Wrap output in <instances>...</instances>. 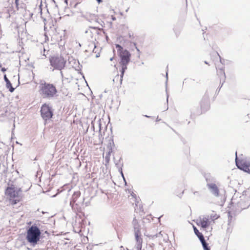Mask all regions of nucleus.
I'll list each match as a JSON object with an SVG mask.
<instances>
[{"mask_svg": "<svg viewBox=\"0 0 250 250\" xmlns=\"http://www.w3.org/2000/svg\"><path fill=\"white\" fill-rule=\"evenodd\" d=\"M96 0L97 1V2L99 4H100V3H102L103 2V0Z\"/></svg>", "mask_w": 250, "mask_h": 250, "instance_id": "e433bc0d", "label": "nucleus"}, {"mask_svg": "<svg viewBox=\"0 0 250 250\" xmlns=\"http://www.w3.org/2000/svg\"><path fill=\"white\" fill-rule=\"evenodd\" d=\"M231 203L236 208V211L240 212L250 206V192L244 191L238 198L234 195L231 200Z\"/></svg>", "mask_w": 250, "mask_h": 250, "instance_id": "f03ea898", "label": "nucleus"}, {"mask_svg": "<svg viewBox=\"0 0 250 250\" xmlns=\"http://www.w3.org/2000/svg\"><path fill=\"white\" fill-rule=\"evenodd\" d=\"M131 195L132 197H134L135 196H136V194L135 193H134L133 192H132V193H131Z\"/></svg>", "mask_w": 250, "mask_h": 250, "instance_id": "ea45409f", "label": "nucleus"}, {"mask_svg": "<svg viewBox=\"0 0 250 250\" xmlns=\"http://www.w3.org/2000/svg\"><path fill=\"white\" fill-rule=\"evenodd\" d=\"M166 91L167 92V89H166ZM168 96H169L167 92V103H168Z\"/></svg>", "mask_w": 250, "mask_h": 250, "instance_id": "c9c22d12", "label": "nucleus"}, {"mask_svg": "<svg viewBox=\"0 0 250 250\" xmlns=\"http://www.w3.org/2000/svg\"><path fill=\"white\" fill-rule=\"evenodd\" d=\"M60 73H61V76H62V78H63V74H62V71H61V72H60Z\"/></svg>", "mask_w": 250, "mask_h": 250, "instance_id": "49530a36", "label": "nucleus"}, {"mask_svg": "<svg viewBox=\"0 0 250 250\" xmlns=\"http://www.w3.org/2000/svg\"><path fill=\"white\" fill-rule=\"evenodd\" d=\"M131 43H132L133 46L135 47V49H136L137 52H138V58H140V51L139 50V49L137 47V45H136V42H131Z\"/></svg>", "mask_w": 250, "mask_h": 250, "instance_id": "b1692460", "label": "nucleus"}, {"mask_svg": "<svg viewBox=\"0 0 250 250\" xmlns=\"http://www.w3.org/2000/svg\"><path fill=\"white\" fill-rule=\"evenodd\" d=\"M77 4H78V3H76V4H75V6H74V7H76V6L77 5Z\"/></svg>", "mask_w": 250, "mask_h": 250, "instance_id": "8fccbe9b", "label": "nucleus"}, {"mask_svg": "<svg viewBox=\"0 0 250 250\" xmlns=\"http://www.w3.org/2000/svg\"><path fill=\"white\" fill-rule=\"evenodd\" d=\"M111 19H112V21H115L116 20V18L114 16H111Z\"/></svg>", "mask_w": 250, "mask_h": 250, "instance_id": "72a5a7b5", "label": "nucleus"}, {"mask_svg": "<svg viewBox=\"0 0 250 250\" xmlns=\"http://www.w3.org/2000/svg\"><path fill=\"white\" fill-rule=\"evenodd\" d=\"M133 228L134 229V232L141 231V228L139 223L133 226Z\"/></svg>", "mask_w": 250, "mask_h": 250, "instance_id": "4be33fe9", "label": "nucleus"}, {"mask_svg": "<svg viewBox=\"0 0 250 250\" xmlns=\"http://www.w3.org/2000/svg\"><path fill=\"white\" fill-rule=\"evenodd\" d=\"M43 50H44V52L45 51L44 48L43 47Z\"/></svg>", "mask_w": 250, "mask_h": 250, "instance_id": "680f3d73", "label": "nucleus"}, {"mask_svg": "<svg viewBox=\"0 0 250 250\" xmlns=\"http://www.w3.org/2000/svg\"><path fill=\"white\" fill-rule=\"evenodd\" d=\"M137 224H138V222L137 220L136 219V218L135 217H134L132 221V226H134Z\"/></svg>", "mask_w": 250, "mask_h": 250, "instance_id": "bb28decb", "label": "nucleus"}, {"mask_svg": "<svg viewBox=\"0 0 250 250\" xmlns=\"http://www.w3.org/2000/svg\"><path fill=\"white\" fill-rule=\"evenodd\" d=\"M115 46L120 59L119 62V64L121 67L120 82L122 83L125 72L127 69V65L130 61L131 54L127 50L124 49L123 47L119 44H116Z\"/></svg>", "mask_w": 250, "mask_h": 250, "instance_id": "f257e3e1", "label": "nucleus"}, {"mask_svg": "<svg viewBox=\"0 0 250 250\" xmlns=\"http://www.w3.org/2000/svg\"><path fill=\"white\" fill-rule=\"evenodd\" d=\"M20 78H19V76L18 77V85H19L20 84Z\"/></svg>", "mask_w": 250, "mask_h": 250, "instance_id": "37998d69", "label": "nucleus"}, {"mask_svg": "<svg viewBox=\"0 0 250 250\" xmlns=\"http://www.w3.org/2000/svg\"><path fill=\"white\" fill-rule=\"evenodd\" d=\"M210 221L208 216H204L202 218H200L199 224L202 228L206 229L210 225Z\"/></svg>", "mask_w": 250, "mask_h": 250, "instance_id": "9b49d317", "label": "nucleus"}, {"mask_svg": "<svg viewBox=\"0 0 250 250\" xmlns=\"http://www.w3.org/2000/svg\"><path fill=\"white\" fill-rule=\"evenodd\" d=\"M128 37L130 39H132L134 38L133 37V34L131 32H128V35H127Z\"/></svg>", "mask_w": 250, "mask_h": 250, "instance_id": "cd10ccee", "label": "nucleus"}, {"mask_svg": "<svg viewBox=\"0 0 250 250\" xmlns=\"http://www.w3.org/2000/svg\"><path fill=\"white\" fill-rule=\"evenodd\" d=\"M3 79L4 81L6 83V87L7 89L9 90L10 92H13L15 90V88H14L12 85L11 82L7 78L6 74H4L3 76Z\"/></svg>", "mask_w": 250, "mask_h": 250, "instance_id": "dca6fc26", "label": "nucleus"}, {"mask_svg": "<svg viewBox=\"0 0 250 250\" xmlns=\"http://www.w3.org/2000/svg\"><path fill=\"white\" fill-rule=\"evenodd\" d=\"M120 14L121 15H122V16L123 15V13H122V12H120Z\"/></svg>", "mask_w": 250, "mask_h": 250, "instance_id": "3c124183", "label": "nucleus"}, {"mask_svg": "<svg viewBox=\"0 0 250 250\" xmlns=\"http://www.w3.org/2000/svg\"><path fill=\"white\" fill-rule=\"evenodd\" d=\"M30 15L32 16L33 15V13H30Z\"/></svg>", "mask_w": 250, "mask_h": 250, "instance_id": "6e6d98bb", "label": "nucleus"}, {"mask_svg": "<svg viewBox=\"0 0 250 250\" xmlns=\"http://www.w3.org/2000/svg\"><path fill=\"white\" fill-rule=\"evenodd\" d=\"M125 181V185H126V184H127V183H126V181H125H125Z\"/></svg>", "mask_w": 250, "mask_h": 250, "instance_id": "5fc2aeb1", "label": "nucleus"}, {"mask_svg": "<svg viewBox=\"0 0 250 250\" xmlns=\"http://www.w3.org/2000/svg\"><path fill=\"white\" fill-rule=\"evenodd\" d=\"M40 111L42 117L45 121L51 119L53 115V111L52 107L46 104L42 105Z\"/></svg>", "mask_w": 250, "mask_h": 250, "instance_id": "6e6552de", "label": "nucleus"}, {"mask_svg": "<svg viewBox=\"0 0 250 250\" xmlns=\"http://www.w3.org/2000/svg\"><path fill=\"white\" fill-rule=\"evenodd\" d=\"M219 58H220V61L221 63H223V61H224V60H223L221 58L220 56L218 55Z\"/></svg>", "mask_w": 250, "mask_h": 250, "instance_id": "4c0bfd02", "label": "nucleus"}, {"mask_svg": "<svg viewBox=\"0 0 250 250\" xmlns=\"http://www.w3.org/2000/svg\"><path fill=\"white\" fill-rule=\"evenodd\" d=\"M200 241L202 245L204 250H210L208 244L206 242L205 238H203V239L200 240Z\"/></svg>", "mask_w": 250, "mask_h": 250, "instance_id": "6ab92c4d", "label": "nucleus"}, {"mask_svg": "<svg viewBox=\"0 0 250 250\" xmlns=\"http://www.w3.org/2000/svg\"><path fill=\"white\" fill-rule=\"evenodd\" d=\"M200 108L192 109L191 117L200 115L208 110L210 107L209 98L208 95H205L200 102Z\"/></svg>", "mask_w": 250, "mask_h": 250, "instance_id": "423d86ee", "label": "nucleus"}, {"mask_svg": "<svg viewBox=\"0 0 250 250\" xmlns=\"http://www.w3.org/2000/svg\"><path fill=\"white\" fill-rule=\"evenodd\" d=\"M168 105H167V108H166V110H167V109H168Z\"/></svg>", "mask_w": 250, "mask_h": 250, "instance_id": "603ef678", "label": "nucleus"}, {"mask_svg": "<svg viewBox=\"0 0 250 250\" xmlns=\"http://www.w3.org/2000/svg\"><path fill=\"white\" fill-rule=\"evenodd\" d=\"M142 248V245L135 246V248H136V250H141Z\"/></svg>", "mask_w": 250, "mask_h": 250, "instance_id": "c85d7f7f", "label": "nucleus"}, {"mask_svg": "<svg viewBox=\"0 0 250 250\" xmlns=\"http://www.w3.org/2000/svg\"><path fill=\"white\" fill-rule=\"evenodd\" d=\"M81 17L84 18L86 20L89 22H92L93 21H97V20H98V19L96 18L97 16L95 14H91L89 13L82 14Z\"/></svg>", "mask_w": 250, "mask_h": 250, "instance_id": "f8f14e48", "label": "nucleus"}, {"mask_svg": "<svg viewBox=\"0 0 250 250\" xmlns=\"http://www.w3.org/2000/svg\"><path fill=\"white\" fill-rule=\"evenodd\" d=\"M42 238L41 230L36 224L31 226L27 229L26 239L31 246H35L38 244Z\"/></svg>", "mask_w": 250, "mask_h": 250, "instance_id": "20e7f679", "label": "nucleus"}, {"mask_svg": "<svg viewBox=\"0 0 250 250\" xmlns=\"http://www.w3.org/2000/svg\"><path fill=\"white\" fill-rule=\"evenodd\" d=\"M144 116L146 118H154V117L148 116L147 115H144Z\"/></svg>", "mask_w": 250, "mask_h": 250, "instance_id": "f704fd0d", "label": "nucleus"}, {"mask_svg": "<svg viewBox=\"0 0 250 250\" xmlns=\"http://www.w3.org/2000/svg\"><path fill=\"white\" fill-rule=\"evenodd\" d=\"M193 193L195 197L200 198L202 196L201 192L199 191H194Z\"/></svg>", "mask_w": 250, "mask_h": 250, "instance_id": "393cba45", "label": "nucleus"}, {"mask_svg": "<svg viewBox=\"0 0 250 250\" xmlns=\"http://www.w3.org/2000/svg\"><path fill=\"white\" fill-rule=\"evenodd\" d=\"M113 58H114L113 57L111 58L110 59V61H112V60H113Z\"/></svg>", "mask_w": 250, "mask_h": 250, "instance_id": "de8ad7c7", "label": "nucleus"}, {"mask_svg": "<svg viewBox=\"0 0 250 250\" xmlns=\"http://www.w3.org/2000/svg\"><path fill=\"white\" fill-rule=\"evenodd\" d=\"M116 165L117 166V167L119 168V171H120L123 179H124V181H125V176L124 175V174H123V171H122V167L123 166V164L122 165V166L121 167H120L118 164L117 163H116Z\"/></svg>", "mask_w": 250, "mask_h": 250, "instance_id": "5701e85b", "label": "nucleus"}, {"mask_svg": "<svg viewBox=\"0 0 250 250\" xmlns=\"http://www.w3.org/2000/svg\"><path fill=\"white\" fill-rule=\"evenodd\" d=\"M19 1V0H15V3L16 5V7H17V9H19V7H18Z\"/></svg>", "mask_w": 250, "mask_h": 250, "instance_id": "7c9ffc66", "label": "nucleus"}, {"mask_svg": "<svg viewBox=\"0 0 250 250\" xmlns=\"http://www.w3.org/2000/svg\"><path fill=\"white\" fill-rule=\"evenodd\" d=\"M204 177L207 182V186H208V184H213L216 182L215 177L210 173L205 174Z\"/></svg>", "mask_w": 250, "mask_h": 250, "instance_id": "ddd939ff", "label": "nucleus"}, {"mask_svg": "<svg viewBox=\"0 0 250 250\" xmlns=\"http://www.w3.org/2000/svg\"><path fill=\"white\" fill-rule=\"evenodd\" d=\"M81 192L80 191H77L74 192L73 194L71 200L70 201V205L73 208V205L76 203L78 198L80 196Z\"/></svg>", "mask_w": 250, "mask_h": 250, "instance_id": "2eb2a0df", "label": "nucleus"}, {"mask_svg": "<svg viewBox=\"0 0 250 250\" xmlns=\"http://www.w3.org/2000/svg\"><path fill=\"white\" fill-rule=\"evenodd\" d=\"M96 48V45L95 43L94 42H89L85 51L97 53V51L95 50Z\"/></svg>", "mask_w": 250, "mask_h": 250, "instance_id": "4468645a", "label": "nucleus"}, {"mask_svg": "<svg viewBox=\"0 0 250 250\" xmlns=\"http://www.w3.org/2000/svg\"><path fill=\"white\" fill-rule=\"evenodd\" d=\"M210 192L215 197L219 196V190L217 185L214 183L213 184H208L207 186Z\"/></svg>", "mask_w": 250, "mask_h": 250, "instance_id": "9d476101", "label": "nucleus"}, {"mask_svg": "<svg viewBox=\"0 0 250 250\" xmlns=\"http://www.w3.org/2000/svg\"><path fill=\"white\" fill-rule=\"evenodd\" d=\"M99 56H100L99 53H97L96 55V58H98Z\"/></svg>", "mask_w": 250, "mask_h": 250, "instance_id": "a19ab883", "label": "nucleus"}, {"mask_svg": "<svg viewBox=\"0 0 250 250\" xmlns=\"http://www.w3.org/2000/svg\"><path fill=\"white\" fill-rule=\"evenodd\" d=\"M78 65L77 66L75 67V70L77 71H80V70H81L82 65L80 64L79 62H78Z\"/></svg>", "mask_w": 250, "mask_h": 250, "instance_id": "a878e982", "label": "nucleus"}, {"mask_svg": "<svg viewBox=\"0 0 250 250\" xmlns=\"http://www.w3.org/2000/svg\"><path fill=\"white\" fill-rule=\"evenodd\" d=\"M223 85V83L221 84V87H222V85Z\"/></svg>", "mask_w": 250, "mask_h": 250, "instance_id": "13d9d810", "label": "nucleus"}, {"mask_svg": "<svg viewBox=\"0 0 250 250\" xmlns=\"http://www.w3.org/2000/svg\"><path fill=\"white\" fill-rule=\"evenodd\" d=\"M135 238L136 240V245H141L143 243V239L141 238V232H134Z\"/></svg>", "mask_w": 250, "mask_h": 250, "instance_id": "f3484780", "label": "nucleus"}, {"mask_svg": "<svg viewBox=\"0 0 250 250\" xmlns=\"http://www.w3.org/2000/svg\"><path fill=\"white\" fill-rule=\"evenodd\" d=\"M112 152H111V151H108L107 152H106V155H105V165L108 164L109 162V161H110V155H111V153H112Z\"/></svg>", "mask_w": 250, "mask_h": 250, "instance_id": "412c9836", "label": "nucleus"}, {"mask_svg": "<svg viewBox=\"0 0 250 250\" xmlns=\"http://www.w3.org/2000/svg\"><path fill=\"white\" fill-rule=\"evenodd\" d=\"M64 2H65L66 4H67V3H68V0H64Z\"/></svg>", "mask_w": 250, "mask_h": 250, "instance_id": "c03bdc74", "label": "nucleus"}, {"mask_svg": "<svg viewBox=\"0 0 250 250\" xmlns=\"http://www.w3.org/2000/svg\"><path fill=\"white\" fill-rule=\"evenodd\" d=\"M205 63L206 64H208V63L207 62V61H205Z\"/></svg>", "mask_w": 250, "mask_h": 250, "instance_id": "864d4df0", "label": "nucleus"}, {"mask_svg": "<svg viewBox=\"0 0 250 250\" xmlns=\"http://www.w3.org/2000/svg\"><path fill=\"white\" fill-rule=\"evenodd\" d=\"M193 230L195 234L199 240L203 239V238H204L203 234L199 231L196 227L193 226Z\"/></svg>", "mask_w": 250, "mask_h": 250, "instance_id": "a211bd4d", "label": "nucleus"}, {"mask_svg": "<svg viewBox=\"0 0 250 250\" xmlns=\"http://www.w3.org/2000/svg\"><path fill=\"white\" fill-rule=\"evenodd\" d=\"M166 77H167V73L166 74Z\"/></svg>", "mask_w": 250, "mask_h": 250, "instance_id": "09e8293b", "label": "nucleus"}, {"mask_svg": "<svg viewBox=\"0 0 250 250\" xmlns=\"http://www.w3.org/2000/svg\"><path fill=\"white\" fill-rule=\"evenodd\" d=\"M223 85V83L221 84V87H222V85Z\"/></svg>", "mask_w": 250, "mask_h": 250, "instance_id": "bf43d9fd", "label": "nucleus"}, {"mask_svg": "<svg viewBox=\"0 0 250 250\" xmlns=\"http://www.w3.org/2000/svg\"><path fill=\"white\" fill-rule=\"evenodd\" d=\"M114 146H114L113 140V139L109 140V143H108L107 146V147L108 149V151L111 150V152H113V149Z\"/></svg>", "mask_w": 250, "mask_h": 250, "instance_id": "aec40b11", "label": "nucleus"}, {"mask_svg": "<svg viewBox=\"0 0 250 250\" xmlns=\"http://www.w3.org/2000/svg\"><path fill=\"white\" fill-rule=\"evenodd\" d=\"M1 70L2 72H4L6 71V68H5V67H2Z\"/></svg>", "mask_w": 250, "mask_h": 250, "instance_id": "473e14b6", "label": "nucleus"}, {"mask_svg": "<svg viewBox=\"0 0 250 250\" xmlns=\"http://www.w3.org/2000/svg\"><path fill=\"white\" fill-rule=\"evenodd\" d=\"M90 28H92V29H97V30H100V31H103V30L102 29H101V28H98V27H93V26H90L89 27Z\"/></svg>", "mask_w": 250, "mask_h": 250, "instance_id": "c756f323", "label": "nucleus"}, {"mask_svg": "<svg viewBox=\"0 0 250 250\" xmlns=\"http://www.w3.org/2000/svg\"><path fill=\"white\" fill-rule=\"evenodd\" d=\"M30 188L23 189L21 188L15 187L14 185H11L7 187L5 189V195L9 199L10 202L13 205H16L20 201V194L23 191H27Z\"/></svg>", "mask_w": 250, "mask_h": 250, "instance_id": "7ed1b4c3", "label": "nucleus"}, {"mask_svg": "<svg viewBox=\"0 0 250 250\" xmlns=\"http://www.w3.org/2000/svg\"><path fill=\"white\" fill-rule=\"evenodd\" d=\"M228 218H229V221L231 218H232V216L230 215V213L229 212H228Z\"/></svg>", "mask_w": 250, "mask_h": 250, "instance_id": "2f4dec72", "label": "nucleus"}, {"mask_svg": "<svg viewBox=\"0 0 250 250\" xmlns=\"http://www.w3.org/2000/svg\"><path fill=\"white\" fill-rule=\"evenodd\" d=\"M50 62L55 69L61 70L65 66L66 61L61 56H56L50 58Z\"/></svg>", "mask_w": 250, "mask_h": 250, "instance_id": "0eeeda50", "label": "nucleus"}, {"mask_svg": "<svg viewBox=\"0 0 250 250\" xmlns=\"http://www.w3.org/2000/svg\"><path fill=\"white\" fill-rule=\"evenodd\" d=\"M219 58H220V61L221 63H223V61H224V60H223L221 58L220 56L218 55Z\"/></svg>", "mask_w": 250, "mask_h": 250, "instance_id": "58836bf2", "label": "nucleus"}, {"mask_svg": "<svg viewBox=\"0 0 250 250\" xmlns=\"http://www.w3.org/2000/svg\"><path fill=\"white\" fill-rule=\"evenodd\" d=\"M45 233H47V234H48V232L46 231L45 232Z\"/></svg>", "mask_w": 250, "mask_h": 250, "instance_id": "4d7b16f0", "label": "nucleus"}, {"mask_svg": "<svg viewBox=\"0 0 250 250\" xmlns=\"http://www.w3.org/2000/svg\"><path fill=\"white\" fill-rule=\"evenodd\" d=\"M235 163L237 167L239 169L250 174V162L238 160L237 152H235Z\"/></svg>", "mask_w": 250, "mask_h": 250, "instance_id": "1a4fd4ad", "label": "nucleus"}, {"mask_svg": "<svg viewBox=\"0 0 250 250\" xmlns=\"http://www.w3.org/2000/svg\"><path fill=\"white\" fill-rule=\"evenodd\" d=\"M223 85V83L221 84V87H222V85Z\"/></svg>", "mask_w": 250, "mask_h": 250, "instance_id": "052dcab7", "label": "nucleus"}, {"mask_svg": "<svg viewBox=\"0 0 250 250\" xmlns=\"http://www.w3.org/2000/svg\"><path fill=\"white\" fill-rule=\"evenodd\" d=\"M221 70H222V69H220ZM222 73H223V75H224V76L225 77V72L222 70Z\"/></svg>", "mask_w": 250, "mask_h": 250, "instance_id": "a18cd8bd", "label": "nucleus"}, {"mask_svg": "<svg viewBox=\"0 0 250 250\" xmlns=\"http://www.w3.org/2000/svg\"><path fill=\"white\" fill-rule=\"evenodd\" d=\"M161 120L159 118L158 116L157 117V119H156V122H158V121H160Z\"/></svg>", "mask_w": 250, "mask_h": 250, "instance_id": "79ce46f5", "label": "nucleus"}, {"mask_svg": "<svg viewBox=\"0 0 250 250\" xmlns=\"http://www.w3.org/2000/svg\"><path fill=\"white\" fill-rule=\"evenodd\" d=\"M39 87L40 94L42 98L51 100L57 96V89L53 84L44 82Z\"/></svg>", "mask_w": 250, "mask_h": 250, "instance_id": "39448f33", "label": "nucleus"}]
</instances>
